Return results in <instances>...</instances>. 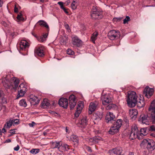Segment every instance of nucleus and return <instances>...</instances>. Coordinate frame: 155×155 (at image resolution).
I'll use <instances>...</instances> for the list:
<instances>
[{"label": "nucleus", "mask_w": 155, "mask_h": 155, "mask_svg": "<svg viewBox=\"0 0 155 155\" xmlns=\"http://www.w3.org/2000/svg\"><path fill=\"white\" fill-rule=\"evenodd\" d=\"M39 25L45 27L48 29V31H49V27L47 23L44 21L43 20H40L37 22Z\"/></svg>", "instance_id": "nucleus-25"}, {"label": "nucleus", "mask_w": 155, "mask_h": 155, "mask_svg": "<svg viewBox=\"0 0 155 155\" xmlns=\"http://www.w3.org/2000/svg\"><path fill=\"white\" fill-rule=\"evenodd\" d=\"M130 20V17L129 16H127L126 18L124 20V23L125 24L127 23Z\"/></svg>", "instance_id": "nucleus-39"}, {"label": "nucleus", "mask_w": 155, "mask_h": 155, "mask_svg": "<svg viewBox=\"0 0 155 155\" xmlns=\"http://www.w3.org/2000/svg\"><path fill=\"white\" fill-rule=\"evenodd\" d=\"M70 3V0H68L67 1L65 2V4H66V5H68Z\"/></svg>", "instance_id": "nucleus-56"}, {"label": "nucleus", "mask_w": 155, "mask_h": 155, "mask_svg": "<svg viewBox=\"0 0 155 155\" xmlns=\"http://www.w3.org/2000/svg\"><path fill=\"white\" fill-rule=\"evenodd\" d=\"M70 109H73L76 104L75 96L74 95H71L69 98Z\"/></svg>", "instance_id": "nucleus-16"}, {"label": "nucleus", "mask_w": 155, "mask_h": 155, "mask_svg": "<svg viewBox=\"0 0 155 155\" xmlns=\"http://www.w3.org/2000/svg\"><path fill=\"white\" fill-rule=\"evenodd\" d=\"M58 4L60 6V7L61 9H63L64 7L63 6V3L61 2H59Z\"/></svg>", "instance_id": "nucleus-44"}, {"label": "nucleus", "mask_w": 155, "mask_h": 155, "mask_svg": "<svg viewBox=\"0 0 155 155\" xmlns=\"http://www.w3.org/2000/svg\"><path fill=\"white\" fill-rule=\"evenodd\" d=\"M13 124V120H10L7 121L6 123L5 124L4 127L6 128H9Z\"/></svg>", "instance_id": "nucleus-30"}, {"label": "nucleus", "mask_w": 155, "mask_h": 155, "mask_svg": "<svg viewBox=\"0 0 155 155\" xmlns=\"http://www.w3.org/2000/svg\"><path fill=\"white\" fill-rule=\"evenodd\" d=\"M2 130L3 131V133L4 132H6V130L4 128H3L2 129Z\"/></svg>", "instance_id": "nucleus-61"}, {"label": "nucleus", "mask_w": 155, "mask_h": 155, "mask_svg": "<svg viewBox=\"0 0 155 155\" xmlns=\"http://www.w3.org/2000/svg\"><path fill=\"white\" fill-rule=\"evenodd\" d=\"M88 120L86 116L83 117L81 119L80 123L81 125V127L83 128H85L87 124Z\"/></svg>", "instance_id": "nucleus-24"}, {"label": "nucleus", "mask_w": 155, "mask_h": 155, "mask_svg": "<svg viewBox=\"0 0 155 155\" xmlns=\"http://www.w3.org/2000/svg\"><path fill=\"white\" fill-rule=\"evenodd\" d=\"M17 18L19 21H23L25 20L24 18L23 17L22 15L20 12L18 15Z\"/></svg>", "instance_id": "nucleus-33"}, {"label": "nucleus", "mask_w": 155, "mask_h": 155, "mask_svg": "<svg viewBox=\"0 0 155 155\" xmlns=\"http://www.w3.org/2000/svg\"><path fill=\"white\" fill-rule=\"evenodd\" d=\"M72 44L78 47H79L81 44V41L76 36L72 35Z\"/></svg>", "instance_id": "nucleus-17"}, {"label": "nucleus", "mask_w": 155, "mask_h": 155, "mask_svg": "<svg viewBox=\"0 0 155 155\" xmlns=\"http://www.w3.org/2000/svg\"><path fill=\"white\" fill-rule=\"evenodd\" d=\"M129 155H134V153L133 152H130L129 153Z\"/></svg>", "instance_id": "nucleus-63"}, {"label": "nucleus", "mask_w": 155, "mask_h": 155, "mask_svg": "<svg viewBox=\"0 0 155 155\" xmlns=\"http://www.w3.org/2000/svg\"><path fill=\"white\" fill-rule=\"evenodd\" d=\"M137 106L141 108L143 107L144 105V102L143 100V98L142 99H139V100H137V103L136 104Z\"/></svg>", "instance_id": "nucleus-28"}, {"label": "nucleus", "mask_w": 155, "mask_h": 155, "mask_svg": "<svg viewBox=\"0 0 155 155\" xmlns=\"http://www.w3.org/2000/svg\"><path fill=\"white\" fill-rule=\"evenodd\" d=\"M149 130L151 131H155V126L152 125L150 127Z\"/></svg>", "instance_id": "nucleus-41"}, {"label": "nucleus", "mask_w": 155, "mask_h": 155, "mask_svg": "<svg viewBox=\"0 0 155 155\" xmlns=\"http://www.w3.org/2000/svg\"><path fill=\"white\" fill-rule=\"evenodd\" d=\"M98 35L97 32L95 31L92 35L91 38V40L92 42L94 43L95 40L97 38V37Z\"/></svg>", "instance_id": "nucleus-29"}, {"label": "nucleus", "mask_w": 155, "mask_h": 155, "mask_svg": "<svg viewBox=\"0 0 155 155\" xmlns=\"http://www.w3.org/2000/svg\"><path fill=\"white\" fill-rule=\"evenodd\" d=\"M3 4V2L2 1H1V0H0V7L2 6V5Z\"/></svg>", "instance_id": "nucleus-58"}, {"label": "nucleus", "mask_w": 155, "mask_h": 155, "mask_svg": "<svg viewBox=\"0 0 155 155\" xmlns=\"http://www.w3.org/2000/svg\"><path fill=\"white\" fill-rule=\"evenodd\" d=\"M105 119L107 122L109 123H112L116 120L115 116L114 115L113 113L110 112L107 113Z\"/></svg>", "instance_id": "nucleus-9"}, {"label": "nucleus", "mask_w": 155, "mask_h": 155, "mask_svg": "<svg viewBox=\"0 0 155 155\" xmlns=\"http://www.w3.org/2000/svg\"><path fill=\"white\" fill-rule=\"evenodd\" d=\"M54 147H53V148H58V149H59L60 146V142H56L54 143Z\"/></svg>", "instance_id": "nucleus-37"}, {"label": "nucleus", "mask_w": 155, "mask_h": 155, "mask_svg": "<svg viewBox=\"0 0 155 155\" xmlns=\"http://www.w3.org/2000/svg\"><path fill=\"white\" fill-rule=\"evenodd\" d=\"M86 149L88 152H92V150L91 149V147H86Z\"/></svg>", "instance_id": "nucleus-49"}, {"label": "nucleus", "mask_w": 155, "mask_h": 155, "mask_svg": "<svg viewBox=\"0 0 155 155\" xmlns=\"http://www.w3.org/2000/svg\"><path fill=\"white\" fill-rule=\"evenodd\" d=\"M153 89L149 87H147L143 90V94L147 98H150L153 94Z\"/></svg>", "instance_id": "nucleus-11"}, {"label": "nucleus", "mask_w": 155, "mask_h": 155, "mask_svg": "<svg viewBox=\"0 0 155 155\" xmlns=\"http://www.w3.org/2000/svg\"><path fill=\"white\" fill-rule=\"evenodd\" d=\"M114 106L115 105L113 104H109L107 107L106 109L107 110L110 109L114 107Z\"/></svg>", "instance_id": "nucleus-42"}, {"label": "nucleus", "mask_w": 155, "mask_h": 155, "mask_svg": "<svg viewBox=\"0 0 155 155\" xmlns=\"http://www.w3.org/2000/svg\"><path fill=\"white\" fill-rule=\"evenodd\" d=\"M149 116L148 117V115L143 114L140 116L138 120L143 124L148 125L149 124Z\"/></svg>", "instance_id": "nucleus-13"}, {"label": "nucleus", "mask_w": 155, "mask_h": 155, "mask_svg": "<svg viewBox=\"0 0 155 155\" xmlns=\"http://www.w3.org/2000/svg\"><path fill=\"white\" fill-rule=\"evenodd\" d=\"M14 11L15 12H18V8L16 6L15 7Z\"/></svg>", "instance_id": "nucleus-53"}, {"label": "nucleus", "mask_w": 155, "mask_h": 155, "mask_svg": "<svg viewBox=\"0 0 155 155\" xmlns=\"http://www.w3.org/2000/svg\"><path fill=\"white\" fill-rule=\"evenodd\" d=\"M121 19V18H115L114 19V20L115 21H120Z\"/></svg>", "instance_id": "nucleus-51"}, {"label": "nucleus", "mask_w": 155, "mask_h": 155, "mask_svg": "<svg viewBox=\"0 0 155 155\" xmlns=\"http://www.w3.org/2000/svg\"><path fill=\"white\" fill-rule=\"evenodd\" d=\"M19 148L20 147L18 145L16 147H15L14 148V150L16 151H18L19 150Z\"/></svg>", "instance_id": "nucleus-46"}, {"label": "nucleus", "mask_w": 155, "mask_h": 155, "mask_svg": "<svg viewBox=\"0 0 155 155\" xmlns=\"http://www.w3.org/2000/svg\"><path fill=\"white\" fill-rule=\"evenodd\" d=\"M27 90V85L23 83L21 84L18 87V92L17 98L18 99L20 97L23 96Z\"/></svg>", "instance_id": "nucleus-5"}, {"label": "nucleus", "mask_w": 155, "mask_h": 155, "mask_svg": "<svg viewBox=\"0 0 155 155\" xmlns=\"http://www.w3.org/2000/svg\"><path fill=\"white\" fill-rule=\"evenodd\" d=\"M30 98L31 100V103L32 105H35L39 103V100L38 98V97L36 96Z\"/></svg>", "instance_id": "nucleus-26"}, {"label": "nucleus", "mask_w": 155, "mask_h": 155, "mask_svg": "<svg viewBox=\"0 0 155 155\" xmlns=\"http://www.w3.org/2000/svg\"><path fill=\"white\" fill-rule=\"evenodd\" d=\"M19 82V80L17 78L13 77L10 81L5 78V80L2 81L3 86L6 89L9 88L11 87L15 89H17Z\"/></svg>", "instance_id": "nucleus-1"}, {"label": "nucleus", "mask_w": 155, "mask_h": 155, "mask_svg": "<svg viewBox=\"0 0 155 155\" xmlns=\"http://www.w3.org/2000/svg\"><path fill=\"white\" fill-rule=\"evenodd\" d=\"M146 129L145 128H142L140 129V135L142 136V135H144L145 134L146 132Z\"/></svg>", "instance_id": "nucleus-35"}, {"label": "nucleus", "mask_w": 155, "mask_h": 155, "mask_svg": "<svg viewBox=\"0 0 155 155\" xmlns=\"http://www.w3.org/2000/svg\"><path fill=\"white\" fill-rule=\"evenodd\" d=\"M91 15L92 18L94 19H101L103 17L102 12L97 9L95 7H93L91 11Z\"/></svg>", "instance_id": "nucleus-4"}, {"label": "nucleus", "mask_w": 155, "mask_h": 155, "mask_svg": "<svg viewBox=\"0 0 155 155\" xmlns=\"http://www.w3.org/2000/svg\"><path fill=\"white\" fill-rule=\"evenodd\" d=\"M2 92L0 90V97H1L2 96Z\"/></svg>", "instance_id": "nucleus-60"}, {"label": "nucleus", "mask_w": 155, "mask_h": 155, "mask_svg": "<svg viewBox=\"0 0 155 155\" xmlns=\"http://www.w3.org/2000/svg\"><path fill=\"white\" fill-rule=\"evenodd\" d=\"M129 115L132 119L135 120L137 117L138 114V111L136 109H132L129 110Z\"/></svg>", "instance_id": "nucleus-21"}, {"label": "nucleus", "mask_w": 155, "mask_h": 155, "mask_svg": "<svg viewBox=\"0 0 155 155\" xmlns=\"http://www.w3.org/2000/svg\"><path fill=\"white\" fill-rule=\"evenodd\" d=\"M140 132L137 126H135L134 128L131 129V131L129 136V138L131 140H134L136 138L140 139L139 135Z\"/></svg>", "instance_id": "nucleus-7"}, {"label": "nucleus", "mask_w": 155, "mask_h": 155, "mask_svg": "<svg viewBox=\"0 0 155 155\" xmlns=\"http://www.w3.org/2000/svg\"><path fill=\"white\" fill-rule=\"evenodd\" d=\"M112 123L113 126L110 128L109 131L114 133L118 131L119 129L122 125V121L121 119H118L117 121H114Z\"/></svg>", "instance_id": "nucleus-6"}, {"label": "nucleus", "mask_w": 155, "mask_h": 155, "mask_svg": "<svg viewBox=\"0 0 155 155\" xmlns=\"http://www.w3.org/2000/svg\"><path fill=\"white\" fill-rule=\"evenodd\" d=\"M71 140L73 142H75L77 144L78 143V138L77 136L75 135H72L71 137Z\"/></svg>", "instance_id": "nucleus-31"}, {"label": "nucleus", "mask_w": 155, "mask_h": 155, "mask_svg": "<svg viewBox=\"0 0 155 155\" xmlns=\"http://www.w3.org/2000/svg\"><path fill=\"white\" fill-rule=\"evenodd\" d=\"M148 110L150 121L153 124H155V99L151 103Z\"/></svg>", "instance_id": "nucleus-3"}, {"label": "nucleus", "mask_w": 155, "mask_h": 155, "mask_svg": "<svg viewBox=\"0 0 155 155\" xmlns=\"http://www.w3.org/2000/svg\"><path fill=\"white\" fill-rule=\"evenodd\" d=\"M7 102V100L5 98L2 97H0V103L6 104Z\"/></svg>", "instance_id": "nucleus-36"}, {"label": "nucleus", "mask_w": 155, "mask_h": 155, "mask_svg": "<svg viewBox=\"0 0 155 155\" xmlns=\"http://www.w3.org/2000/svg\"><path fill=\"white\" fill-rule=\"evenodd\" d=\"M102 104L104 105H107L111 101V99L108 94H105L101 97Z\"/></svg>", "instance_id": "nucleus-12"}, {"label": "nucleus", "mask_w": 155, "mask_h": 155, "mask_svg": "<svg viewBox=\"0 0 155 155\" xmlns=\"http://www.w3.org/2000/svg\"><path fill=\"white\" fill-rule=\"evenodd\" d=\"M43 134L44 135V136H46L47 134V132H44L43 133Z\"/></svg>", "instance_id": "nucleus-62"}, {"label": "nucleus", "mask_w": 155, "mask_h": 155, "mask_svg": "<svg viewBox=\"0 0 155 155\" xmlns=\"http://www.w3.org/2000/svg\"><path fill=\"white\" fill-rule=\"evenodd\" d=\"M43 50V48L42 47L36 48L35 50V54L40 57H43L44 55Z\"/></svg>", "instance_id": "nucleus-20"}, {"label": "nucleus", "mask_w": 155, "mask_h": 155, "mask_svg": "<svg viewBox=\"0 0 155 155\" xmlns=\"http://www.w3.org/2000/svg\"><path fill=\"white\" fill-rule=\"evenodd\" d=\"M29 46V43L26 40H22L20 43V48L22 50H24L26 48L28 47Z\"/></svg>", "instance_id": "nucleus-22"}, {"label": "nucleus", "mask_w": 155, "mask_h": 155, "mask_svg": "<svg viewBox=\"0 0 155 155\" xmlns=\"http://www.w3.org/2000/svg\"><path fill=\"white\" fill-rule=\"evenodd\" d=\"M124 121L125 122L126 125H128L129 121L128 119H127V118H125L124 119Z\"/></svg>", "instance_id": "nucleus-47"}, {"label": "nucleus", "mask_w": 155, "mask_h": 155, "mask_svg": "<svg viewBox=\"0 0 155 155\" xmlns=\"http://www.w3.org/2000/svg\"><path fill=\"white\" fill-rule=\"evenodd\" d=\"M19 104L20 106L25 107L27 106V104L25 99H22L20 100L19 102Z\"/></svg>", "instance_id": "nucleus-32"}, {"label": "nucleus", "mask_w": 155, "mask_h": 155, "mask_svg": "<svg viewBox=\"0 0 155 155\" xmlns=\"http://www.w3.org/2000/svg\"><path fill=\"white\" fill-rule=\"evenodd\" d=\"M41 105L42 108H46L49 106L50 103L47 99H44L41 103Z\"/></svg>", "instance_id": "nucleus-27"}, {"label": "nucleus", "mask_w": 155, "mask_h": 155, "mask_svg": "<svg viewBox=\"0 0 155 155\" xmlns=\"http://www.w3.org/2000/svg\"><path fill=\"white\" fill-rule=\"evenodd\" d=\"M84 105L83 103L81 101L79 102L77 108V111L74 113L75 117H77L79 116V115L81 113L82 108L84 107Z\"/></svg>", "instance_id": "nucleus-18"}, {"label": "nucleus", "mask_w": 155, "mask_h": 155, "mask_svg": "<svg viewBox=\"0 0 155 155\" xmlns=\"http://www.w3.org/2000/svg\"><path fill=\"white\" fill-rule=\"evenodd\" d=\"M102 140V138L99 136H95L93 138H87V141L90 145H92L98 143L100 141Z\"/></svg>", "instance_id": "nucleus-10"}, {"label": "nucleus", "mask_w": 155, "mask_h": 155, "mask_svg": "<svg viewBox=\"0 0 155 155\" xmlns=\"http://www.w3.org/2000/svg\"><path fill=\"white\" fill-rule=\"evenodd\" d=\"M18 120L17 119H16L15 120H13V123H14L15 124H18Z\"/></svg>", "instance_id": "nucleus-55"}, {"label": "nucleus", "mask_w": 155, "mask_h": 155, "mask_svg": "<svg viewBox=\"0 0 155 155\" xmlns=\"http://www.w3.org/2000/svg\"><path fill=\"white\" fill-rule=\"evenodd\" d=\"M15 129H11L10 130V133L12 134H15Z\"/></svg>", "instance_id": "nucleus-50"}, {"label": "nucleus", "mask_w": 155, "mask_h": 155, "mask_svg": "<svg viewBox=\"0 0 155 155\" xmlns=\"http://www.w3.org/2000/svg\"><path fill=\"white\" fill-rule=\"evenodd\" d=\"M62 9L64 11L65 13L67 14L68 13V12L67 11L66 9L64 7Z\"/></svg>", "instance_id": "nucleus-52"}, {"label": "nucleus", "mask_w": 155, "mask_h": 155, "mask_svg": "<svg viewBox=\"0 0 155 155\" xmlns=\"http://www.w3.org/2000/svg\"><path fill=\"white\" fill-rule=\"evenodd\" d=\"M119 33V32H117L115 30H111L108 34V37L110 40H113L118 36Z\"/></svg>", "instance_id": "nucleus-15"}, {"label": "nucleus", "mask_w": 155, "mask_h": 155, "mask_svg": "<svg viewBox=\"0 0 155 155\" xmlns=\"http://www.w3.org/2000/svg\"><path fill=\"white\" fill-rule=\"evenodd\" d=\"M137 96L136 92L130 91L127 94V101L129 107H134L137 103Z\"/></svg>", "instance_id": "nucleus-2"}, {"label": "nucleus", "mask_w": 155, "mask_h": 155, "mask_svg": "<svg viewBox=\"0 0 155 155\" xmlns=\"http://www.w3.org/2000/svg\"><path fill=\"white\" fill-rule=\"evenodd\" d=\"M5 141H6V142L7 143H10V142H11V140L10 139H8L6 140Z\"/></svg>", "instance_id": "nucleus-57"}, {"label": "nucleus", "mask_w": 155, "mask_h": 155, "mask_svg": "<svg viewBox=\"0 0 155 155\" xmlns=\"http://www.w3.org/2000/svg\"><path fill=\"white\" fill-rule=\"evenodd\" d=\"M35 124V123L33 121H32L31 123H29V125L30 127H33Z\"/></svg>", "instance_id": "nucleus-45"}, {"label": "nucleus", "mask_w": 155, "mask_h": 155, "mask_svg": "<svg viewBox=\"0 0 155 155\" xmlns=\"http://www.w3.org/2000/svg\"><path fill=\"white\" fill-rule=\"evenodd\" d=\"M48 35V34H47V33L43 35V38H45L47 37Z\"/></svg>", "instance_id": "nucleus-54"}, {"label": "nucleus", "mask_w": 155, "mask_h": 155, "mask_svg": "<svg viewBox=\"0 0 155 155\" xmlns=\"http://www.w3.org/2000/svg\"><path fill=\"white\" fill-rule=\"evenodd\" d=\"M39 149H33L30 151V152L32 154H36L39 152Z\"/></svg>", "instance_id": "nucleus-38"}, {"label": "nucleus", "mask_w": 155, "mask_h": 155, "mask_svg": "<svg viewBox=\"0 0 155 155\" xmlns=\"http://www.w3.org/2000/svg\"><path fill=\"white\" fill-rule=\"evenodd\" d=\"M31 34H32V35H33L34 37H36V35H35L34 32H32Z\"/></svg>", "instance_id": "nucleus-59"}, {"label": "nucleus", "mask_w": 155, "mask_h": 155, "mask_svg": "<svg viewBox=\"0 0 155 155\" xmlns=\"http://www.w3.org/2000/svg\"><path fill=\"white\" fill-rule=\"evenodd\" d=\"M98 105V103L97 102L91 103L89 106L88 111L89 114H91L92 112L95 110Z\"/></svg>", "instance_id": "nucleus-19"}, {"label": "nucleus", "mask_w": 155, "mask_h": 155, "mask_svg": "<svg viewBox=\"0 0 155 155\" xmlns=\"http://www.w3.org/2000/svg\"><path fill=\"white\" fill-rule=\"evenodd\" d=\"M2 131L1 130V129H0V135H2Z\"/></svg>", "instance_id": "nucleus-64"}, {"label": "nucleus", "mask_w": 155, "mask_h": 155, "mask_svg": "<svg viewBox=\"0 0 155 155\" xmlns=\"http://www.w3.org/2000/svg\"><path fill=\"white\" fill-rule=\"evenodd\" d=\"M74 52L70 49H68L67 50V53L69 55H73Z\"/></svg>", "instance_id": "nucleus-40"}, {"label": "nucleus", "mask_w": 155, "mask_h": 155, "mask_svg": "<svg viewBox=\"0 0 155 155\" xmlns=\"http://www.w3.org/2000/svg\"><path fill=\"white\" fill-rule=\"evenodd\" d=\"M58 104L60 107L67 108L68 105V100L66 98H61L59 100Z\"/></svg>", "instance_id": "nucleus-14"}, {"label": "nucleus", "mask_w": 155, "mask_h": 155, "mask_svg": "<svg viewBox=\"0 0 155 155\" xmlns=\"http://www.w3.org/2000/svg\"><path fill=\"white\" fill-rule=\"evenodd\" d=\"M64 26L66 29L69 31L70 30V28L68 25L67 24H65Z\"/></svg>", "instance_id": "nucleus-48"}, {"label": "nucleus", "mask_w": 155, "mask_h": 155, "mask_svg": "<svg viewBox=\"0 0 155 155\" xmlns=\"http://www.w3.org/2000/svg\"><path fill=\"white\" fill-rule=\"evenodd\" d=\"M103 113L102 112L97 111L94 114V119L95 120H101L102 118Z\"/></svg>", "instance_id": "nucleus-23"}, {"label": "nucleus", "mask_w": 155, "mask_h": 155, "mask_svg": "<svg viewBox=\"0 0 155 155\" xmlns=\"http://www.w3.org/2000/svg\"><path fill=\"white\" fill-rule=\"evenodd\" d=\"M77 2L74 1H73L71 4V8L73 9H75L77 8Z\"/></svg>", "instance_id": "nucleus-34"}, {"label": "nucleus", "mask_w": 155, "mask_h": 155, "mask_svg": "<svg viewBox=\"0 0 155 155\" xmlns=\"http://www.w3.org/2000/svg\"><path fill=\"white\" fill-rule=\"evenodd\" d=\"M62 147H64L65 150H69L70 148H69V146L66 144H64Z\"/></svg>", "instance_id": "nucleus-43"}, {"label": "nucleus", "mask_w": 155, "mask_h": 155, "mask_svg": "<svg viewBox=\"0 0 155 155\" xmlns=\"http://www.w3.org/2000/svg\"><path fill=\"white\" fill-rule=\"evenodd\" d=\"M143 142L145 143L147 149L149 150L152 151L155 148V143L153 140L145 139L143 140Z\"/></svg>", "instance_id": "nucleus-8"}]
</instances>
